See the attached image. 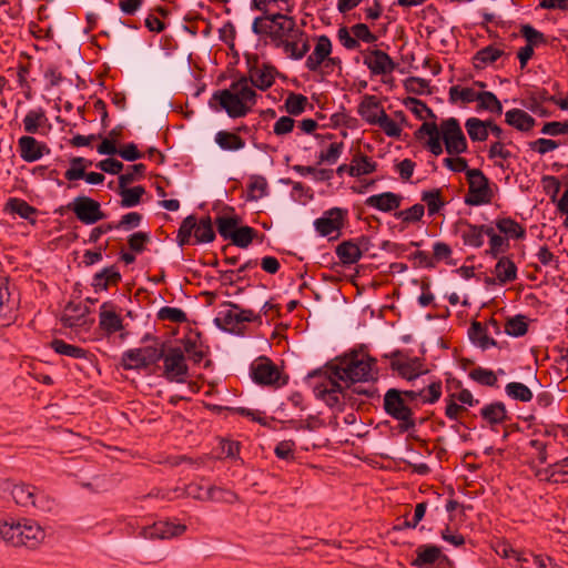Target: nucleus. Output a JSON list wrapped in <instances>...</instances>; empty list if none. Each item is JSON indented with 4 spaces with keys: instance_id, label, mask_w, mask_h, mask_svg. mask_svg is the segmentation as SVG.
Listing matches in <instances>:
<instances>
[{
    "instance_id": "bb28decb",
    "label": "nucleus",
    "mask_w": 568,
    "mask_h": 568,
    "mask_svg": "<svg viewBox=\"0 0 568 568\" xmlns=\"http://www.w3.org/2000/svg\"><path fill=\"white\" fill-rule=\"evenodd\" d=\"M400 202V195L393 192H383L379 194L368 196L365 201V204L368 207L375 209L381 212H390L399 207Z\"/></svg>"
},
{
    "instance_id": "ea45409f",
    "label": "nucleus",
    "mask_w": 568,
    "mask_h": 568,
    "mask_svg": "<svg viewBox=\"0 0 568 568\" xmlns=\"http://www.w3.org/2000/svg\"><path fill=\"white\" fill-rule=\"evenodd\" d=\"M336 252L344 264H354L362 257L361 248L352 242L339 244Z\"/></svg>"
},
{
    "instance_id": "9b49d317",
    "label": "nucleus",
    "mask_w": 568,
    "mask_h": 568,
    "mask_svg": "<svg viewBox=\"0 0 568 568\" xmlns=\"http://www.w3.org/2000/svg\"><path fill=\"white\" fill-rule=\"evenodd\" d=\"M162 351L155 346H143L128 349L122 354L121 363L125 369H144L155 364Z\"/></svg>"
},
{
    "instance_id": "6e6d98bb",
    "label": "nucleus",
    "mask_w": 568,
    "mask_h": 568,
    "mask_svg": "<svg viewBox=\"0 0 568 568\" xmlns=\"http://www.w3.org/2000/svg\"><path fill=\"white\" fill-rule=\"evenodd\" d=\"M307 99L302 94H290L285 101V109L292 115L301 114L306 106Z\"/></svg>"
},
{
    "instance_id": "ddd939ff",
    "label": "nucleus",
    "mask_w": 568,
    "mask_h": 568,
    "mask_svg": "<svg viewBox=\"0 0 568 568\" xmlns=\"http://www.w3.org/2000/svg\"><path fill=\"white\" fill-rule=\"evenodd\" d=\"M467 181L469 184V194L466 200L467 203L471 205H481L491 201L493 191L489 186L488 180L480 170H468Z\"/></svg>"
},
{
    "instance_id": "c9c22d12",
    "label": "nucleus",
    "mask_w": 568,
    "mask_h": 568,
    "mask_svg": "<svg viewBox=\"0 0 568 568\" xmlns=\"http://www.w3.org/2000/svg\"><path fill=\"white\" fill-rule=\"evenodd\" d=\"M488 125H491L490 121H483L477 118H469L465 122V128L471 141L487 140Z\"/></svg>"
},
{
    "instance_id": "9d476101",
    "label": "nucleus",
    "mask_w": 568,
    "mask_h": 568,
    "mask_svg": "<svg viewBox=\"0 0 568 568\" xmlns=\"http://www.w3.org/2000/svg\"><path fill=\"white\" fill-rule=\"evenodd\" d=\"M255 314L250 310H243L235 304H226L219 310L214 323L225 332H234L240 324L252 322Z\"/></svg>"
},
{
    "instance_id": "3c124183",
    "label": "nucleus",
    "mask_w": 568,
    "mask_h": 568,
    "mask_svg": "<svg viewBox=\"0 0 568 568\" xmlns=\"http://www.w3.org/2000/svg\"><path fill=\"white\" fill-rule=\"evenodd\" d=\"M252 6L257 10L264 11L271 6H275L281 12H292L294 0H252Z\"/></svg>"
},
{
    "instance_id": "79ce46f5",
    "label": "nucleus",
    "mask_w": 568,
    "mask_h": 568,
    "mask_svg": "<svg viewBox=\"0 0 568 568\" xmlns=\"http://www.w3.org/2000/svg\"><path fill=\"white\" fill-rule=\"evenodd\" d=\"M422 201L425 202L429 215L437 214L445 205L439 190L423 191Z\"/></svg>"
},
{
    "instance_id": "8fccbe9b",
    "label": "nucleus",
    "mask_w": 568,
    "mask_h": 568,
    "mask_svg": "<svg viewBox=\"0 0 568 568\" xmlns=\"http://www.w3.org/2000/svg\"><path fill=\"white\" fill-rule=\"evenodd\" d=\"M7 209L11 213L18 214L20 217L24 220H30L36 213L34 207L29 205L26 201L20 199H10L7 203Z\"/></svg>"
},
{
    "instance_id": "603ef678",
    "label": "nucleus",
    "mask_w": 568,
    "mask_h": 568,
    "mask_svg": "<svg viewBox=\"0 0 568 568\" xmlns=\"http://www.w3.org/2000/svg\"><path fill=\"white\" fill-rule=\"evenodd\" d=\"M256 235V231L250 226H240L231 237V242L242 248L247 247Z\"/></svg>"
},
{
    "instance_id": "4be33fe9",
    "label": "nucleus",
    "mask_w": 568,
    "mask_h": 568,
    "mask_svg": "<svg viewBox=\"0 0 568 568\" xmlns=\"http://www.w3.org/2000/svg\"><path fill=\"white\" fill-rule=\"evenodd\" d=\"M251 375L258 384H275L280 378V372L267 358L256 359L251 367Z\"/></svg>"
},
{
    "instance_id": "6ab92c4d",
    "label": "nucleus",
    "mask_w": 568,
    "mask_h": 568,
    "mask_svg": "<svg viewBox=\"0 0 568 568\" xmlns=\"http://www.w3.org/2000/svg\"><path fill=\"white\" fill-rule=\"evenodd\" d=\"M385 113L384 106L375 95H364L357 105V114L369 125H376Z\"/></svg>"
},
{
    "instance_id": "6e6552de",
    "label": "nucleus",
    "mask_w": 568,
    "mask_h": 568,
    "mask_svg": "<svg viewBox=\"0 0 568 568\" xmlns=\"http://www.w3.org/2000/svg\"><path fill=\"white\" fill-rule=\"evenodd\" d=\"M348 216V210L342 207H332L322 213L320 217L314 220L313 226L321 237L328 240H337L342 234Z\"/></svg>"
},
{
    "instance_id": "c85d7f7f",
    "label": "nucleus",
    "mask_w": 568,
    "mask_h": 568,
    "mask_svg": "<svg viewBox=\"0 0 568 568\" xmlns=\"http://www.w3.org/2000/svg\"><path fill=\"white\" fill-rule=\"evenodd\" d=\"M216 145L225 152H239L246 146V142L235 132L221 130L214 135Z\"/></svg>"
},
{
    "instance_id": "dca6fc26",
    "label": "nucleus",
    "mask_w": 568,
    "mask_h": 568,
    "mask_svg": "<svg viewBox=\"0 0 568 568\" xmlns=\"http://www.w3.org/2000/svg\"><path fill=\"white\" fill-rule=\"evenodd\" d=\"M276 48L281 49L287 58L301 60L308 52L310 44L305 32L298 28Z\"/></svg>"
},
{
    "instance_id": "bf43d9fd",
    "label": "nucleus",
    "mask_w": 568,
    "mask_h": 568,
    "mask_svg": "<svg viewBox=\"0 0 568 568\" xmlns=\"http://www.w3.org/2000/svg\"><path fill=\"white\" fill-rule=\"evenodd\" d=\"M442 396V384L440 382L430 383L426 389L417 392V398L422 397L424 403L434 404Z\"/></svg>"
},
{
    "instance_id": "20e7f679",
    "label": "nucleus",
    "mask_w": 568,
    "mask_h": 568,
    "mask_svg": "<svg viewBox=\"0 0 568 568\" xmlns=\"http://www.w3.org/2000/svg\"><path fill=\"white\" fill-rule=\"evenodd\" d=\"M0 536L13 546L36 548L45 539V531L38 523L26 518L0 524Z\"/></svg>"
},
{
    "instance_id": "e433bc0d",
    "label": "nucleus",
    "mask_w": 568,
    "mask_h": 568,
    "mask_svg": "<svg viewBox=\"0 0 568 568\" xmlns=\"http://www.w3.org/2000/svg\"><path fill=\"white\" fill-rule=\"evenodd\" d=\"M240 219L236 215H222L216 219V226L220 235L224 240H231L233 234L240 227Z\"/></svg>"
},
{
    "instance_id": "864d4df0",
    "label": "nucleus",
    "mask_w": 568,
    "mask_h": 568,
    "mask_svg": "<svg viewBox=\"0 0 568 568\" xmlns=\"http://www.w3.org/2000/svg\"><path fill=\"white\" fill-rule=\"evenodd\" d=\"M440 555V550L435 546H424L418 548L416 564L419 566L435 562Z\"/></svg>"
},
{
    "instance_id": "de8ad7c7",
    "label": "nucleus",
    "mask_w": 568,
    "mask_h": 568,
    "mask_svg": "<svg viewBox=\"0 0 568 568\" xmlns=\"http://www.w3.org/2000/svg\"><path fill=\"white\" fill-rule=\"evenodd\" d=\"M144 187L138 185L130 189H122L120 191L121 195V205L123 207H133L138 205L141 201L142 195L144 194Z\"/></svg>"
},
{
    "instance_id": "393cba45",
    "label": "nucleus",
    "mask_w": 568,
    "mask_h": 568,
    "mask_svg": "<svg viewBox=\"0 0 568 568\" xmlns=\"http://www.w3.org/2000/svg\"><path fill=\"white\" fill-rule=\"evenodd\" d=\"M486 84L481 81L475 82L473 85H454L449 89V98L453 102L457 103H471L477 102L480 89H485Z\"/></svg>"
},
{
    "instance_id": "a18cd8bd",
    "label": "nucleus",
    "mask_w": 568,
    "mask_h": 568,
    "mask_svg": "<svg viewBox=\"0 0 568 568\" xmlns=\"http://www.w3.org/2000/svg\"><path fill=\"white\" fill-rule=\"evenodd\" d=\"M496 226L501 233L511 239H521L525 235L524 227L511 219L498 220Z\"/></svg>"
},
{
    "instance_id": "58836bf2",
    "label": "nucleus",
    "mask_w": 568,
    "mask_h": 568,
    "mask_svg": "<svg viewBox=\"0 0 568 568\" xmlns=\"http://www.w3.org/2000/svg\"><path fill=\"white\" fill-rule=\"evenodd\" d=\"M268 194V184L263 176H253L247 185V200L258 201Z\"/></svg>"
},
{
    "instance_id": "a19ab883",
    "label": "nucleus",
    "mask_w": 568,
    "mask_h": 568,
    "mask_svg": "<svg viewBox=\"0 0 568 568\" xmlns=\"http://www.w3.org/2000/svg\"><path fill=\"white\" fill-rule=\"evenodd\" d=\"M425 214V206L423 204H414L413 206L398 211L395 217L405 225H410L419 222Z\"/></svg>"
},
{
    "instance_id": "a878e982",
    "label": "nucleus",
    "mask_w": 568,
    "mask_h": 568,
    "mask_svg": "<svg viewBox=\"0 0 568 568\" xmlns=\"http://www.w3.org/2000/svg\"><path fill=\"white\" fill-rule=\"evenodd\" d=\"M100 327L108 334L120 332L123 328L122 318L113 305L103 303L99 312Z\"/></svg>"
},
{
    "instance_id": "052dcab7",
    "label": "nucleus",
    "mask_w": 568,
    "mask_h": 568,
    "mask_svg": "<svg viewBox=\"0 0 568 568\" xmlns=\"http://www.w3.org/2000/svg\"><path fill=\"white\" fill-rule=\"evenodd\" d=\"M486 235L489 237V253L493 256H497L506 250L507 241L500 235H497L491 227L486 229Z\"/></svg>"
},
{
    "instance_id": "cd10ccee",
    "label": "nucleus",
    "mask_w": 568,
    "mask_h": 568,
    "mask_svg": "<svg viewBox=\"0 0 568 568\" xmlns=\"http://www.w3.org/2000/svg\"><path fill=\"white\" fill-rule=\"evenodd\" d=\"M486 229L487 227L485 226H477L463 222L458 225L457 232L465 245L480 247L484 244Z\"/></svg>"
},
{
    "instance_id": "aec40b11",
    "label": "nucleus",
    "mask_w": 568,
    "mask_h": 568,
    "mask_svg": "<svg viewBox=\"0 0 568 568\" xmlns=\"http://www.w3.org/2000/svg\"><path fill=\"white\" fill-rule=\"evenodd\" d=\"M332 53V41L326 36L316 38L312 53L306 58L305 67L310 71H318L322 64L329 59Z\"/></svg>"
},
{
    "instance_id": "5fc2aeb1",
    "label": "nucleus",
    "mask_w": 568,
    "mask_h": 568,
    "mask_svg": "<svg viewBox=\"0 0 568 568\" xmlns=\"http://www.w3.org/2000/svg\"><path fill=\"white\" fill-rule=\"evenodd\" d=\"M505 332L509 336L519 337L526 334L527 323L524 316H515L507 321L505 325Z\"/></svg>"
},
{
    "instance_id": "680f3d73",
    "label": "nucleus",
    "mask_w": 568,
    "mask_h": 568,
    "mask_svg": "<svg viewBox=\"0 0 568 568\" xmlns=\"http://www.w3.org/2000/svg\"><path fill=\"white\" fill-rule=\"evenodd\" d=\"M545 135L558 136L568 134V122L552 121L542 125L541 131Z\"/></svg>"
},
{
    "instance_id": "f3484780",
    "label": "nucleus",
    "mask_w": 568,
    "mask_h": 568,
    "mask_svg": "<svg viewBox=\"0 0 568 568\" xmlns=\"http://www.w3.org/2000/svg\"><path fill=\"white\" fill-rule=\"evenodd\" d=\"M18 149L20 158L28 163L39 161L50 153V149L45 143L38 141L31 135H22L19 138Z\"/></svg>"
},
{
    "instance_id": "f257e3e1",
    "label": "nucleus",
    "mask_w": 568,
    "mask_h": 568,
    "mask_svg": "<svg viewBox=\"0 0 568 568\" xmlns=\"http://www.w3.org/2000/svg\"><path fill=\"white\" fill-rule=\"evenodd\" d=\"M377 377L376 362L363 354H355L343 359L334 367L329 376L314 386L316 397L332 408H341L345 402L347 383L368 382Z\"/></svg>"
},
{
    "instance_id": "1a4fd4ad",
    "label": "nucleus",
    "mask_w": 568,
    "mask_h": 568,
    "mask_svg": "<svg viewBox=\"0 0 568 568\" xmlns=\"http://www.w3.org/2000/svg\"><path fill=\"white\" fill-rule=\"evenodd\" d=\"M194 243H210L214 240L215 234L210 220L196 221L193 216H187L181 224L178 234V241L181 246L189 244L191 237Z\"/></svg>"
},
{
    "instance_id": "774afa93",
    "label": "nucleus",
    "mask_w": 568,
    "mask_h": 568,
    "mask_svg": "<svg viewBox=\"0 0 568 568\" xmlns=\"http://www.w3.org/2000/svg\"><path fill=\"white\" fill-rule=\"evenodd\" d=\"M294 443L292 440H283L275 447V454L280 459L293 460L294 459Z\"/></svg>"
},
{
    "instance_id": "f704fd0d",
    "label": "nucleus",
    "mask_w": 568,
    "mask_h": 568,
    "mask_svg": "<svg viewBox=\"0 0 568 568\" xmlns=\"http://www.w3.org/2000/svg\"><path fill=\"white\" fill-rule=\"evenodd\" d=\"M376 170V163L364 154L354 155L347 172L351 176H362L373 173Z\"/></svg>"
},
{
    "instance_id": "72a5a7b5",
    "label": "nucleus",
    "mask_w": 568,
    "mask_h": 568,
    "mask_svg": "<svg viewBox=\"0 0 568 568\" xmlns=\"http://www.w3.org/2000/svg\"><path fill=\"white\" fill-rule=\"evenodd\" d=\"M246 79L248 80L252 89L255 87L264 91L273 84L274 74L271 68L256 67L250 71V77Z\"/></svg>"
},
{
    "instance_id": "0eeeda50",
    "label": "nucleus",
    "mask_w": 568,
    "mask_h": 568,
    "mask_svg": "<svg viewBox=\"0 0 568 568\" xmlns=\"http://www.w3.org/2000/svg\"><path fill=\"white\" fill-rule=\"evenodd\" d=\"M415 399H417V392L400 393L397 389H389L384 397V407L388 415L402 423V428L409 429L414 427V420L408 400Z\"/></svg>"
},
{
    "instance_id": "e2e57ef3",
    "label": "nucleus",
    "mask_w": 568,
    "mask_h": 568,
    "mask_svg": "<svg viewBox=\"0 0 568 568\" xmlns=\"http://www.w3.org/2000/svg\"><path fill=\"white\" fill-rule=\"evenodd\" d=\"M159 317L161 320H168L176 323H181L186 320L185 313L182 310L169 306L162 307L159 311Z\"/></svg>"
},
{
    "instance_id": "13d9d810",
    "label": "nucleus",
    "mask_w": 568,
    "mask_h": 568,
    "mask_svg": "<svg viewBox=\"0 0 568 568\" xmlns=\"http://www.w3.org/2000/svg\"><path fill=\"white\" fill-rule=\"evenodd\" d=\"M343 150L342 142H333L326 150L321 151L320 159L322 162L334 164L341 158Z\"/></svg>"
},
{
    "instance_id": "49530a36",
    "label": "nucleus",
    "mask_w": 568,
    "mask_h": 568,
    "mask_svg": "<svg viewBox=\"0 0 568 568\" xmlns=\"http://www.w3.org/2000/svg\"><path fill=\"white\" fill-rule=\"evenodd\" d=\"M89 165H91V162L85 160L84 158H73L70 161L69 169L64 172L65 179L69 181L83 179L85 174V169Z\"/></svg>"
},
{
    "instance_id": "0e129e2a",
    "label": "nucleus",
    "mask_w": 568,
    "mask_h": 568,
    "mask_svg": "<svg viewBox=\"0 0 568 568\" xmlns=\"http://www.w3.org/2000/svg\"><path fill=\"white\" fill-rule=\"evenodd\" d=\"M558 146L559 144L556 141L544 138L537 139L530 143V149L541 155L555 151Z\"/></svg>"
},
{
    "instance_id": "69168bd1",
    "label": "nucleus",
    "mask_w": 568,
    "mask_h": 568,
    "mask_svg": "<svg viewBox=\"0 0 568 568\" xmlns=\"http://www.w3.org/2000/svg\"><path fill=\"white\" fill-rule=\"evenodd\" d=\"M510 156V152L500 142L491 144L489 149V158L494 160L495 164L503 165V161Z\"/></svg>"
},
{
    "instance_id": "338daca9",
    "label": "nucleus",
    "mask_w": 568,
    "mask_h": 568,
    "mask_svg": "<svg viewBox=\"0 0 568 568\" xmlns=\"http://www.w3.org/2000/svg\"><path fill=\"white\" fill-rule=\"evenodd\" d=\"M352 33L357 41L361 40L365 43H373L376 40V37L371 32L368 27L364 23H357V24L353 26Z\"/></svg>"
},
{
    "instance_id": "4d7b16f0",
    "label": "nucleus",
    "mask_w": 568,
    "mask_h": 568,
    "mask_svg": "<svg viewBox=\"0 0 568 568\" xmlns=\"http://www.w3.org/2000/svg\"><path fill=\"white\" fill-rule=\"evenodd\" d=\"M388 138H399L402 134V126L395 120L390 119L387 113L383 115L376 124Z\"/></svg>"
},
{
    "instance_id": "a211bd4d",
    "label": "nucleus",
    "mask_w": 568,
    "mask_h": 568,
    "mask_svg": "<svg viewBox=\"0 0 568 568\" xmlns=\"http://www.w3.org/2000/svg\"><path fill=\"white\" fill-rule=\"evenodd\" d=\"M364 64L374 75L390 74L395 70V62L382 50H369L364 54Z\"/></svg>"
},
{
    "instance_id": "2eb2a0df",
    "label": "nucleus",
    "mask_w": 568,
    "mask_h": 568,
    "mask_svg": "<svg viewBox=\"0 0 568 568\" xmlns=\"http://www.w3.org/2000/svg\"><path fill=\"white\" fill-rule=\"evenodd\" d=\"M445 415L448 419L458 422L464 412L469 407H474L478 404L470 390L460 389L455 393H450L445 398Z\"/></svg>"
},
{
    "instance_id": "09e8293b",
    "label": "nucleus",
    "mask_w": 568,
    "mask_h": 568,
    "mask_svg": "<svg viewBox=\"0 0 568 568\" xmlns=\"http://www.w3.org/2000/svg\"><path fill=\"white\" fill-rule=\"evenodd\" d=\"M481 416L490 424L501 423L506 417L505 406L500 403H494L481 409Z\"/></svg>"
},
{
    "instance_id": "7c9ffc66",
    "label": "nucleus",
    "mask_w": 568,
    "mask_h": 568,
    "mask_svg": "<svg viewBox=\"0 0 568 568\" xmlns=\"http://www.w3.org/2000/svg\"><path fill=\"white\" fill-rule=\"evenodd\" d=\"M505 54L504 49L500 45H487L474 55L473 64L476 69H485Z\"/></svg>"
},
{
    "instance_id": "f8f14e48",
    "label": "nucleus",
    "mask_w": 568,
    "mask_h": 568,
    "mask_svg": "<svg viewBox=\"0 0 568 568\" xmlns=\"http://www.w3.org/2000/svg\"><path fill=\"white\" fill-rule=\"evenodd\" d=\"M164 376L176 383H184L189 375V367L186 364L185 356L180 347L169 348L165 353H162Z\"/></svg>"
},
{
    "instance_id": "2f4dec72",
    "label": "nucleus",
    "mask_w": 568,
    "mask_h": 568,
    "mask_svg": "<svg viewBox=\"0 0 568 568\" xmlns=\"http://www.w3.org/2000/svg\"><path fill=\"white\" fill-rule=\"evenodd\" d=\"M183 355H187V358L194 363H199L204 355L203 345L199 334L191 333L182 339V346L180 347Z\"/></svg>"
},
{
    "instance_id": "b1692460",
    "label": "nucleus",
    "mask_w": 568,
    "mask_h": 568,
    "mask_svg": "<svg viewBox=\"0 0 568 568\" xmlns=\"http://www.w3.org/2000/svg\"><path fill=\"white\" fill-rule=\"evenodd\" d=\"M495 277L487 278L488 284L504 285L517 278V266L509 257H501L493 271Z\"/></svg>"
},
{
    "instance_id": "4468645a",
    "label": "nucleus",
    "mask_w": 568,
    "mask_h": 568,
    "mask_svg": "<svg viewBox=\"0 0 568 568\" xmlns=\"http://www.w3.org/2000/svg\"><path fill=\"white\" fill-rule=\"evenodd\" d=\"M68 207L75 214L77 219L87 225H92L104 219L101 205L98 201L80 195L73 199Z\"/></svg>"
},
{
    "instance_id": "f03ea898",
    "label": "nucleus",
    "mask_w": 568,
    "mask_h": 568,
    "mask_svg": "<svg viewBox=\"0 0 568 568\" xmlns=\"http://www.w3.org/2000/svg\"><path fill=\"white\" fill-rule=\"evenodd\" d=\"M419 139H426V146L432 154L438 156L445 150L450 155H459L467 151V140L459 122L455 118H448L436 125L424 122L417 131Z\"/></svg>"
},
{
    "instance_id": "7ed1b4c3",
    "label": "nucleus",
    "mask_w": 568,
    "mask_h": 568,
    "mask_svg": "<svg viewBox=\"0 0 568 568\" xmlns=\"http://www.w3.org/2000/svg\"><path fill=\"white\" fill-rule=\"evenodd\" d=\"M257 94L246 78L233 82L229 88L217 90L212 102L232 119L244 118L256 104Z\"/></svg>"
},
{
    "instance_id": "39448f33",
    "label": "nucleus",
    "mask_w": 568,
    "mask_h": 568,
    "mask_svg": "<svg viewBox=\"0 0 568 568\" xmlns=\"http://www.w3.org/2000/svg\"><path fill=\"white\" fill-rule=\"evenodd\" d=\"M0 490L10 493L13 500L22 507H34L40 511H51L55 503L43 491H38L36 487L24 483H12L4 480L0 484Z\"/></svg>"
},
{
    "instance_id": "423d86ee",
    "label": "nucleus",
    "mask_w": 568,
    "mask_h": 568,
    "mask_svg": "<svg viewBox=\"0 0 568 568\" xmlns=\"http://www.w3.org/2000/svg\"><path fill=\"white\" fill-rule=\"evenodd\" d=\"M252 29L256 34L268 36L274 45L277 47L298 28L293 18L283 13H274L256 18L253 21Z\"/></svg>"
},
{
    "instance_id": "4c0bfd02",
    "label": "nucleus",
    "mask_w": 568,
    "mask_h": 568,
    "mask_svg": "<svg viewBox=\"0 0 568 568\" xmlns=\"http://www.w3.org/2000/svg\"><path fill=\"white\" fill-rule=\"evenodd\" d=\"M478 110H485L491 113L501 114L503 105L497 97L489 91H485V89H480L478 99Z\"/></svg>"
},
{
    "instance_id": "37998d69",
    "label": "nucleus",
    "mask_w": 568,
    "mask_h": 568,
    "mask_svg": "<svg viewBox=\"0 0 568 568\" xmlns=\"http://www.w3.org/2000/svg\"><path fill=\"white\" fill-rule=\"evenodd\" d=\"M51 347L55 353L72 358H83L87 355V352L83 348L68 344L62 339H54L51 343Z\"/></svg>"
},
{
    "instance_id": "c03bdc74",
    "label": "nucleus",
    "mask_w": 568,
    "mask_h": 568,
    "mask_svg": "<svg viewBox=\"0 0 568 568\" xmlns=\"http://www.w3.org/2000/svg\"><path fill=\"white\" fill-rule=\"evenodd\" d=\"M505 392L510 398L525 403L530 402L532 398L530 388L518 382L508 383L505 387Z\"/></svg>"
},
{
    "instance_id": "412c9836",
    "label": "nucleus",
    "mask_w": 568,
    "mask_h": 568,
    "mask_svg": "<svg viewBox=\"0 0 568 568\" xmlns=\"http://www.w3.org/2000/svg\"><path fill=\"white\" fill-rule=\"evenodd\" d=\"M185 526L168 520L154 523L143 528L142 535L146 539H168L181 535Z\"/></svg>"
},
{
    "instance_id": "5701e85b",
    "label": "nucleus",
    "mask_w": 568,
    "mask_h": 568,
    "mask_svg": "<svg viewBox=\"0 0 568 568\" xmlns=\"http://www.w3.org/2000/svg\"><path fill=\"white\" fill-rule=\"evenodd\" d=\"M393 368L407 381H414L428 372L418 357L398 358L393 362Z\"/></svg>"
},
{
    "instance_id": "473e14b6",
    "label": "nucleus",
    "mask_w": 568,
    "mask_h": 568,
    "mask_svg": "<svg viewBox=\"0 0 568 568\" xmlns=\"http://www.w3.org/2000/svg\"><path fill=\"white\" fill-rule=\"evenodd\" d=\"M506 122L519 131H529L535 125V119L526 111L511 109L505 113Z\"/></svg>"
},
{
    "instance_id": "c756f323",
    "label": "nucleus",
    "mask_w": 568,
    "mask_h": 568,
    "mask_svg": "<svg viewBox=\"0 0 568 568\" xmlns=\"http://www.w3.org/2000/svg\"><path fill=\"white\" fill-rule=\"evenodd\" d=\"M23 129L29 134L39 133L48 125V116L42 108H34L27 112L23 118Z\"/></svg>"
}]
</instances>
